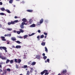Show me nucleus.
<instances>
[{"label": "nucleus", "mask_w": 75, "mask_h": 75, "mask_svg": "<svg viewBox=\"0 0 75 75\" xmlns=\"http://www.w3.org/2000/svg\"><path fill=\"white\" fill-rule=\"evenodd\" d=\"M30 27H35V25L34 24H33L32 25H31L30 26Z\"/></svg>", "instance_id": "f8f14e48"}, {"label": "nucleus", "mask_w": 75, "mask_h": 75, "mask_svg": "<svg viewBox=\"0 0 75 75\" xmlns=\"http://www.w3.org/2000/svg\"><path fill=\"white\" fill-rule=\"evenodd\" d=\"M36 64V62H34L31 63V64L33 66V65H35Z\"/></svg>", "instance_id": "dca6fc26"}, {"label": "nucleus", "mask_w": 75, "mask_h": 75, "mask_svg": "<svg viewBox=\"0 0 75 75\" xmlns=\"http://www.w3.org/2000/svg\"><path fill=\"white\" fill-rule=\"evenodd\" d=\"M2 56L3 54H2L1 53H0V58L2 59H3V60H4H4H5V59H6V57Z\"/></svg>", "instance_id": "f03ea898"}, {"label": "nucleus", "mask_w": 75, "mask_h": 75, "mask_svg": "<svg viewBox=\"0 0 75 75\" xmlns=\"http://www.w3.org/2000/svg\"><path fill=\"white\" fill-rule=\"evenodd\" d=\"M19 31L21 33H24V30H23L21 29H19Z\"/></svg>", "instance_id": "4468645a"}, {"label": "nucleus", "mask_w": 75, "mask_h": 75, "mask_svg": "<svg viewBox=\"0 0 75 75\" xmlns=\"http://www.w3.org/2000/svg\"><path fill=\"white\" fill-rule=\"evenodd\" d=\"M27 37H28V35H25L23 36L24 37V39H25V38H27Z\"/></svg>", "instance_id": "b1692460"}, {"label": "nucleus", "mask_w": 75, "mask_h": 75, "mask_svg": "<svg viewBox=\"0 0 75 75\" xmlns=\"http://www.w3.org/2000/svg\"><path fill=\"white\" fill-rule=\"evenodd\" d=\"M10 44V42H7V44Z\"/></svg>", "instance_id": "052dcab7"}, {"label": "nucleus", "mask_w": 75, "mask_h": 75, "mask_svg": "<svg viewBox=\"0 0 75 75\" xmlns=\"http://www.w3.org/2000/svg\"><path fill=\"white\" fill-rule=\"evenodd\" d=\"M7 71L8 72H10V69L8 68L7 69Z\"/></svg>", "instance_id": "58836bf2"}, {"label": "nucleus", "mask_w": 75, "mask_h": 75, "mask_svg": "<svg viewBox=\"0 0 75 75\" xmlns=\"http://www.w3.org/2000/svg\"><path fill=\"white\" fill-rule=\"evenodd\" d=\"M29 22L30 24H31V23L32 22V21L31 20H30L29 21Z\"/></svg>", "instance_id": "c03bdc74"}, {"label": "nucleus", "mask_w": 75, "mask_h": 75, "mask_svg": "<svg viewBox=\"0 0 75 75\" xmlns=\"http://www.w3.org/2000/svg\"><path fill=\"white\" fill-rule=\"evenodd\" d=\"M1 25L0 24V28H1Z\"/></svg>", "instance_id": "69168bd1"}, {"label": "nucleus", "mask_w": 75, "mask_h": 75, "mask_svg": "<svg viewBox=\"0 0 75 75\" xmlns=\"http://www.w3.org/2000/svg\"><path fill=\"white\" fill-rule=\"evenodd\" d=\"M47 61H46V60H45V62L46 63H47Z\"/></svg>", "instance_id": "338daca9"}, {"label": "nucleus", "mask_w": 75, "mask_h": 75, "mask_svg": "<svg viewBox=\"0 0 75 75\" xmlns=\"http://www.w3.org/2000/svg\"><path fill=\"white\" fill-rule=\"evenodd\" d=\"M17 38H21V39H22V38H23L21 36H17Z\"/></svg>", "instance_id": "72a5a7b5"}, {"label": "nucleus", "mask_w": 75, "mask_h": 75, "mask_svg": "<svg viewBox=\"0 0 75 75\" xmlns=\"http://www.w3.org/2000/svg\"><path fill=\"white\" fill-rule=\"evenodd\" d=\"M47 57L46 56H45L43 57V58L44 59H47Z\"/></svg>", "instance_id": "f704fd0d"}, {"label": "nucleus", "mask_w": 75, "mask_h": 75, "mask_svg": "<svg viewBox=\"0 0 75 75\" xmlns=\"http://www.w3.org/2000/svg\"><path fill=\"white\" fill-rule=\"evenodd\" d=\"M5 74L4 73H3L2 74V75H4V74Z\"/></svg>", "instance_id": "e2e57ef3"}, {"label": "nucleus", "mask_w": 75, "mask_h": 75, "mask_svg": "<svg viewBox=\"0 0 75 75\" xmlns=\"http://www.w3.org/2000/svg\"><path fill=\"white\" fill-rule=\"evenodd\" d=\"M30 71H27V73L26 74V75H30Z\"/></svg>", "instance_id": "393cba45"}, {"label": "nucleus", "mask_w": 75, "mask_h": 75, "mask_svg": "<svg viewBox=\"0 0 75 75\" xmlns=\"http://www.w3.org/2000/svg\"><path fill=\"white\" fill-rule=\"evenodd\" d=\"M20 27L22 29H23V28H24V25H20Z\"/></svg>", "instance_id": "412c9836"}, {"label": "nucleus", "mask_w": 75, "mask_h": 75, "mask_svg": "<svg viewBox=\"0 0 75 75\" xmlns=\"http://www.w3.org/2000/svg\"><path fill=\"white\" fill-rule=\"evenodd\" d=\"M35 34V33H33L31 34V35H29V36H33V35H34Z\"/></svg>", "instance_id": "bb28decb"}, {"label": "nucleus", "mask_w": 75, "mask_h": 75, "mask_svg": "<svg viewBox=\"0 0 75 75\" xmlns=\"http://www.w3.org/2000/svg\"><path fill=\"white\" fill-rule=\"evenodd\" d=\"M45 75H47L49 74L48 70H45Z\"/></svg>", "instance_id": "20e7f679"}, {"label": "nucleus", "mask_w": 75, "mask_h": 75, "mask_svg": "<svg viewBox=\"0 0 75 75\" xmlns=\"http://www.w3.org/2000/svg\"><path fill=\"white\" fill-rule=\"evenodd\" d=\"M40 36L38 35L37 37V38H38V40H40Z\"/></svg>", "instance_id": "49530a36"}, {"label": "nucleus", "mask_w": 75, "mask_h": 75, "mask_svg": "<svg viewBox=\"0 0 75 75\" xmlns=\"http://www.w3.org/2000/svg\"><path fill=\"white\" fill-rule=\"evenodd\" d=\"M41 45L42 46H45V42H43L41 43Z\"/></svg>", "instance_id": "f3484780"}, {"label": "nucleus", "mask_w": 75, "mask_h": 75, "mask_svg": "<svg viewBox=\"0 0 75 75\" xmlns=\"http://www.w3.org/2000/svg\"><path fill=\"white\" fill-rule=\"evenodd\" d=\"M15 18H17V17L16 16H15L14 17Z\"/></svg>", "instance_id": "13d9d810"}, {"label": "nucleus", "mask_w": 75, "mask_h": 75, "mask_svg": "<svg viewBox=\"0 0 75 75\" xmlns=\"http://www.w3.org/2000/svg\"><path fill=\"white\" fill-rule=\"evenodd\" d=\"M38 32L39 33H41V30H38Z\"/></svg>", "instance_id": "3c124183"}, {"label": "nucleus", "mask_w": 75, "mask_h": 75, "mask_svg": "<svg viewBox=\"0 0 75 75\" xmlns=\"http://www.w3.org/2000/svg\"><path fill=\"white\" fill-rule=\"evenodd\" d=\"M47 38V35H46L45 37V38Z\"/></svg>", "instance_id": "680f3d73"}, {"label": "nucleus", "mask_w": 75, "mask_h": 75, "mask_svg": "<svg viewBox=\"0 0 75 75\" xmlns=\"http://www.w3.org/2000/svg\"><path fill=\"white\" fill-rule=\"evenodd\" d=\"M13 7H16V5H14L13 6Z\"/></svg>", "instance_id": "774afa93"}, {"label": "nucleus", "mask_w": 75, "mask_h": 75, "mask_svg": "<svg viewBox=\"0 0 75 75\" xmlns=\"http://www.w3.org/2000/svg\"><path fill=\"white\" fill-rule=\"evenodd\" d=\"M27 67H28V66H27V65H24L23 67H22L23 68H24L25 69V68H27Z\"/></svg>", "instance_id": "2eb2a0df"}, {"label": "nucleus", "mask_w": 75, "mask_h": 75, "mask_svg": "<svg viewBox=\"0 0 75 75\" xmlns=\"http://www.w3.org/2000/svg\"><path fill=\"white\" fill-rule=\"evenodd\" d=\"M13 0H10L9 1V3H13Z\"/></svg>", "instance_id": "ea45409f"}, {"label": "nucleus", "mask_w": 75, "mask_h": 75, "mask_svg": "<svg viewBox=\"0 0 75 75\" xmlns=\"http://www.w3.org/2000/svg\"><path fill=\"white\" fill-rule=\"evenodd\" d=\"M14 60H11L10 61V63L11 64H13L14 62Z\"/></svg>", "instance_id": "a878e982"}, {"label": "nucleus", "mask_w": 75, "mask_h": 75, "mask_svg": "<svg viewBox=\"0 0 75 75\" xmlns=\"http://www.w3.org/2000/svg\"><path fill=\"white\" fill-rule=\"evenodd\" d=\"M0 9L1 10V11H5L6 10V9H5V8L3 7L1 8Z\"/></svg>", "instance_id": "6e6552de"}, {"label": "nucleus", "mask_w": 75, "mask_h": 75, "mask_svg": "<svg viewBox=\"0 0 75 75\" xmlns=\"http://www.w3.org/2000/svg\"><path fill=\"white\" fill-rule=\"evenodd\" d=\"M16 69H18V68H19V67L17 64H16Z\"/></svg>", "instance_id": "c756f323"}, {"label": "nucleus", "mask_w": 75, "mask_h": 75, "mask_svg": "<svg viewBox=\"0 0 75 75\" xmlns=\"http://www.w3.org/2000/svg\"><path fill=\"white\" fill-rule=\"evenodd\" d=\"M3 71L4 72V73L5 74H7V70L6 69H5L3 70Z\"/></svg>", "instance_id": "ddd939ff"}, {"label": "nucleus", "mask_w": 75, "mask_h": 75, "mask_svg": "<svg viewBox=\"0 0 75 75\" xmlns=\"http://www.w3.org/2000/svg\"><path fill=\"white\" fill-rule=\"evenodd\" d=\"M44 21V19L42 18L41 20L40 21V24H42L43 22Z\"/></svg>", "instance_id": "1a4fd4ad"}, {"label": "nucleus", "mask_w": 75, "mask_h": 75, "mask_svg": "<svg viewBox=\"0 0 75 75\" xmlns=\"http://www.w3.org/2000/svg\"><path fill=\"white\" fill-rule=\"evenodd\" d=\"M17 61L18 64H20V62H21V60L20 59H17Z\"/></svg>", "instance_id": "9b49d317"}, {"label": "nucleus", "mask_w": 75, "mask_h": 75, "mask_svg": "<svg viewBox=\"0 0 75 75\" xmlns=\"http://www.w3.org/2000/svg\"><path fill=\"white\" fill-rule=\"evenodd\" d=\"M11 24H14L15 23H14V21H11Z\"/></svg>", "instance_id": "a19ab883"}, {"label": "nucleus", "mask_w": 75, "mask_h": 75, "mask_svg": "<svg viewBox=\"0 0 75 75\" xmlns=\"http://www.w3.org/2000/svg\"><path fill=\"white\" fill-rule=\"evenodd\" d=\"M3 3L1 2H0V5H2Z\"/></svg>", "instance_id": "603ef678"}, {"label": "nucleus", "mask_w": 75, "mask_h": 75, "mask_svg": "<svg viewBox=\"0 0 75 75\" xmlns=\"http://www.w3.org/2000/svg\"><path fill=\"white\" fill-rule=\"evenodd\" d=\"M44 37V36L43 35H41L40 36V38H43Z\"/></svg>", "instance_id": "cd10ccee"}, {"label": "nucleus", "mask_w": 75, "mask_h": 75, "mask_svg": "<svg viewBox=\"0 0 75 75\" xmlns=\"http://www.w3.org/2000/svg\"><path fill=\"white\" fill-rule=\"evenodd\" d=\"M30 69L31 70L30 71V72H31V73H32V72H33V71H34V69H33L31 68H30Z\"/></svg>", "instance_id": "6ab92c4d"}, {"label": "nucleus", "mask_w": 75, "mask_h": 75, "mask_svg": "<svg viewBox=\"0 0 75 75\" xmlns=\"http://www.w3.org/2000/svg\"><path fill=\"white\" fill-rule=\"evenodd\" d=\"M44 74H45V70L42 71V72H41V75H43Z\"/></svg>", "instance_id": "4be33fe9"}, {"label": "nucleus", "mask_w": 75, "mask_h": 75, "mask_svg": "<svg viewBox=\"0 0 75 75\" xmlns=\"http://www.w3.org/2000/svg\"><path fill=\"white\" fill-rule=\"evenodd\" d=\"M5 11H6L8 13H10V11L8 9H6L5 10Z\"/></svg>", "instance_id": "aec40b11"}, {"label": "nucleus", "mask_w": 75, "mask_h": 75, "mask_svg": "<svg viewBox=\"0 0 75 75\" xmlns=\"http://www.w3.org/2000/svg\"><path fill=\"white\" fill-rule=\"evenodd\" d=\"M22 21L24 22V23H25L27 22V19L25 18H23L22 20Z\"/></svg>", "instance_id": "423d86ee"}, {"label": "nucleus", "mask_w": 75, "mask_h": 75, "mask_svg": "<svg viewBox=\"0 0 75 75\" xmlns=\"http://www.w3.org/2000/svg\"><path fill=\"white\" fill-rule=\"evenodd\" d=\"M14 61H15V62L16 63H17V62H18L17 61V59H14Z\"/></svg>", "instance_id": "c9c22d12"}, {"label": "nucleus", "mask_w": 75, "mask_h": 75, "mask_svg": "<svg viewBox=\"0 0 75 75\" xmlns=\"http://www.w3.org/2000/svg\"><path fill=\"white\" fill-rule=\"evenodd\" d=\"M16 32L17 34H20L21 33V32H20V31H17Z\"/></svg>", "instance_id": "473e14b6"}, {"label": "nucleus", "mask_w": 75, "mask_h": 75, "mask_svg": "<svg viewBox=\"0 0 75 75\" xmlns=\"http://www.w3.org/2000/svg\"><path fill=\"white\" fill-rule=\"evenodd\" d=\"M15 48H17V49H18V48H21V46L17 45L16 46Z\"/></svg>", "instance_id": "9d476101"}, {"label": "nucleus", "mask_w": 75, "mask_h": 75, "mask_svg": "<svg viewBox=\"0 0 75 75\" xmlns=\"http://www.w3.org/2000/svg\"><path fill=\"white\" fill-rule=\"evenodd\" d=\"M28 65H30L31 64V63H30L29 62L28 63Z\"/></svg>", "instance_id": "bf43d9fd"}, {"label": "nucleus", "mask_w": 75, "mask_h": 75, "mask_svg": "<svg viewBox=\"0 0 75 75\" xmlns=\"http://www.w3.org/2000/svg\"><path fill=\"white\" fill-rule=\"evenodd\" d=\"M42 55V56H44V57L45 56V53H43Z\"/></svg>", "instance_id": "864d4df0"}, {"label": "nucleus", "mask_w": 75, "mask_h": 75, "mask_svg": "<svg viewBox=\"0 0 75 75\" xmlns=\"http://www.w3.org/2000/svg\"><path fill=\"white\" fill-rule=\"evenodd\" d=\"M1 38L2 39V41H6V40L5 39V37L4 36H1Z\"/></svg>", "instance_id": "0eeeda50"}, {"label": "nucleus", "mask_w": 75, "mask_h": 75, "mask_svg": "<svg viewBox=\"0 0 75 75\" xmlns=\"http://www.w3.org/2000/svg\"><path fill=\"white\" fill-rule=\"evenodd\" d=\"M0 15H1V16H4V13H0Z\"/></svg>", "instance_id": "e433bc0d"}, {"label": "nucleus", "mask_w": 75, "mask_h": 75, "mask_svg": "<svg viewBox=\"0 0 75 75\" xmlns=\"http://www.w3.org/2000/svg\"><path fill=\"white\" fill-rule=\"evenodd\" d=\"M11 39L12 41H14L16 40V38L14 37H12Z\"/></svg>", "instance_id": "39448f33"}, {"label": "nucleus", "mask_w": 75, "mask_h": 75, "mask_svg": "<svg viewBox=\"0 0 75 75\" xmlns=\"http://www.w3.org/2000/svg\"><path fill=\"white\" fill-rule=\"evenodd\" d=\"M40 55H37L36 56V58H38L39 59L40 58Z\"/></svg>", "instance_id": "4c0bfd02"}, {"label": "nucleus", "mask_w": 75, "mask_h": 75, "mask_svg": "<svg viewBox=\"0 0 75 75\" xmlns=\"http://www.w3.org/2000/svg\"><path fill=\"white\" fill-rule=\"evenodd\" d=\"M13 32H14V33H16V32H17V31L16 30H14L13 31Z\"/></svg>", "instance_id": "5fc2aeb1"}, {"label": "nucleus", "mask_w": 75, "mask_h": 75, "mask_svg": "<svg viewBox=\"0 0 75 75\" xmlns=\"http://www.w3.org/2000/svg\"><path fill=\"white\" fill-rule=\"evenodd\" d=\"M45 51H46L47 52H48V49H47V47H45Z\"/></svg>", "instance_id": "c85d7f7f"}, {"label": "nucleus", "mask_w": 75, "mask_h": 75, "mask_svg": "<svg viewBox=\"0 0 75 75\" xmlns=\"http://www.w3.org/2000/svg\"><path fill=\"white\" fill-rule=\"evenodd\" d=\"M2 66H1V65L0 64V68H2Z\"/></svg>", "instance_id": "4d7b16f0"}, {"label": "nucleus", "mask_w": 75, "mask_h": 75, "mask_svg": "<svg viewBox=\"0 0 75 75\" xmlns=\"http://www.w3.org/2000/svg\"><path fill=\"white\" fill-rule=\"evenodd\" d=\"M10 61V60L7 59L6 62V64H8V62H9Z\"/></svg>", "instance_id": "5701e85b"}, {"label": "nucleus", "mask_w": 75, "mask_h": 75, "mask_svg": "<svg viewBox=\"0 0 75 75\" xmlns=\"http://www.w3.org/2000/svg\"><path fill=\"white\" fill-rule=\"evenodd\" d=\"M0 50H5L6 52H7V48H6V47H0Z\"/></svg>", "instance_id": "f257e3e1"}, {"label": "nucleus", "mask_w": 75, "mask_h": 75, "mask_svg": "<svg viewBox=\"0 0 75 75\" xmlns=\"http://www.w3.org/2000/svg\"><path fill=\"white\" fill-rule=\"evenodd\" d=\"M25 23L24 22H22V24L21 25H25Z\"/></svg>", "instance_id": "79ce46f5"}, {"label": "nucleus", "mask_w": 75, "mask_h": 75, "mask_svg": "<svg viewBox=\"0 0 75 75\" xmlns=\"http://www.w3.org/2000/svg\"><path fill=\"white\" fill-rule=\"evenodd\" d=\"M11 35V34H7V36H9V37H10Z\"/></svg>", "instance_id": "37998d69"}, {"label": "nucleus", "mask_w": 75, "mask_h": 75, "mask_svg": "<svg viewBox=\"0 0 75 75\" xmlns=\"http://www.w3.org/2000/svg\"><path fill=\"white\" fill-rule=\"evenodd\" d=\"M18 20H15V21H14V23H17L18 22Z\"/></svg>", "instance_id": "a18cd8bd"}, {"label": "nucleus", "mask_w": 75, "mask_h": 75, "mask_svg": "<svg viewBox=\"0 0 75 75\" xmlns=\"http://www.w3.org/2000/svg\"><path fill=\"white\" fill-rule=\"evenodd\" d=\"M66 73H67V70H63L61 74L62 75H66V74H65Z\"/></svg>", "instance_id": "7ed1b4c3"}, {"label": "nucleus", "mask_w": 75, "mask_h": 75, "mask_svg": "<svg viewBox=\"0 0 75 75\" xmlns=\"http://www.w3.org/2000/svg\"><path fill=\"white\" fill-rule=\"evenodd\" d=\"M7 31H11L12 30V28H7Z\"/></svg>", "instance_id": "7c9ffc66"}, {"label": "nucleus", "mask_w": 75, "mask_h": 75, "mask_svg": "<svg viewBox=\"0 0 75 75\" xmlns=\"http://www.w3.org/2000/svg\"><path fill=\"white\" fill-rule=\"evenodd\" d=\"M8 25H11V22H8Z\"/></svg>", "instance_id": "8fccbe9b"}, {"label": "nucleus", "mask_w": 75, "mask_h": 75, "mask_svg": "<svg viewBox=\"0 0 75 75\" xmlns=\"http://www.w3.org/2000/svg\"><path fill=\"white\" fill-rule=\"evenodd\" d=\"M6 36H7V35L6 34L5 35L4 37H6Z\"/></svg>", "instance_id": "0e129e2a"}, {"label": "nucleus", "mask_w": 75, "mask_h": 75, "mask_svg": "<svg viewBox=\"0 0 75 75\" xmlns=\"http://www.w3.org/2000/svg\"><path fill=\"white\" fill-rule=\"evenodd\" d=\"M16 42L17 43H18V44H21V42H20L19 41H18H18H16Z\"/></svg>", "instance_id": "2f4dec72"}, {"label": "nucleus", "mask_w": 75, "mask_h": 75, "mask_svg": "<svg viewBox=\"0 0 75 75\" xmlns=\"http://www.w3.org/2000/svg\"><path fill=\"white\" fill-rule=\"evenodd\" d=\"M2 71H3L1 69H0V72H2Z\"/></svg>", "instance_id": "6e6d98bb"}, {"label": "nucleus", "mask_w": 75, "mask_h": 75, "mask_svg": "<svg viewBox=\"0 0 75 75\" xmlns=\"http://www.w3.org/2000/svg\"><path fill=\"white\" fill-rule=\"evenodd\" d=\"M44 34L45 35H47V33H45H45H44Z\"/></svg>", "instance_id": "09e8293b"}, {"label": "nucleus", "mask_w": 75, "mask_h": 75, "mask_svg": "<svg viewBox=\"0 0 75 75\" xmlns=\"http://www.w3.org/2000/svg\"><path fill=\"white\" fill-rule=\"evenodd\" d=\"M47 62H50V59H47Z\"/></svg>", "instance_id": "de8ad7c7"}, {"label": "nucleus", "mask_w": 75, "mask_h": 75, "mask_svg": "<svg viewBox=\"0 0 75 75\" xmlns=\"http://www.w3.org/2000/svg\"><path fill=\"white\" fill-rule=\"evenodd\" d=\"M27 11H28V12H29L30 13H32V12H33V10H27Z\"/></svg>", "instance_id": "a211bd4d"}]
</instances>
